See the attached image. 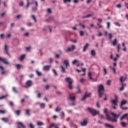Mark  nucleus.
Wrapping results in <instances>:
<instances>
[{"label": "nucleus", "instance_id": "1", "mask_svg": "<svg viewBox=\"0 0 128 128\" xmlns=\"http://www.w3.org/2000/svg\"><path fill=\"white\" fill-rule=\"evenodd\" d=\"M88 110L93 116H96L97 114H98L99 116H100V117L102 119L104 118V115L100 114V112L96 110H95V109H93L91 108L88 107Z\"/></svg>", "mask_w": 128, "mask_h": 128}, {"label": "nucleus", "instance_id": "2", "mask_svg": "<svg viewBox=\"0 0 128 128\" xmlns=\"http://www.w3.org/2000/svg\"><path fill=\"white\" fill-rule=\"evenodd\" d=\"M111 114L113 116V117L114 118H113L112 119L110 116L109 117H108L106 120H110V121H111L112 122H118V120L117 119H116L115 118H118L120 116V114H119L118 115H117L116 114H114L113 112H110Z\"/></svg>", "mask_w": 128, "mask_h": 128}, {"label": "nucleus", "instance_id": "3", "mask_svg": "<svg viewBox=\"0 0 128 128\" xmlns=\"http://www.w3.org/2000/svg\"><path fill=\"white\" fill-rule=\"evenodd\" d=\"M98 96L100 98H102L104 96V87L102 84H100L98 86Z\"/></svg>", "mask_w": 128, "mask_h": 128}, {"label": "nucleus", "instance_id": "4", "mask_svg": "<svg viewBox=\"0 0 128 128\" xmlns=\"http://www.w3.org/2000/svg\"><path fill=\"white\" fill-rule=\"evenodd\" d=\"M126 77H123V76H120V80L122 84V87L120 88V91L123 90L124 88V86H126V84L124 83V82L126 80Z\"/></svg>", "mask_w": 128, "mask_h": 128}, {"label": "nucleus", "instance_id": "5", "mask_svg": "<svg viewBox=\"0 0 128 128\" xmlns=\"http://www.w3.org/2000/svg\"><path fill=\"white\" fill-rule=\"evenodd\" d=\"M65 81L68 84V88L70 89L72 88V80L70 78H67L65 79Z\"/></svg>", "mask_w": 128, "mask_h": 128}, {"label": "nucleus", "instance_id": "6", "mask_svg": "<svg viewBox=\"0 0 128 128\" xmlns=\"http://www.w3.org/2000/svg\"><path fill=\"white\" fill-rule=\"evenodd\" d=\"M126 103H127V102L126 100H122L121 102L120 108L122 110H128V108H127V107L124 108V106L126 104Z\"/></svg>", "mask_w": 128, "mask_h": 128}, {"label": "nucleus", "instance_id": "7", "mask_svg": "<svg viewBox=\"0 0 128 128\" xmlns=\"http://www.w3.org/2000/svg\"><path fill=\"white\" fill-rule=\"evenodd\" d=\"M115 100H111L110 102L112 103V104L115 106H118V96H115Z\"/></svg>", "mask_w": 128, "mask_h": 128}, {"label": "nucleus", "instance_id": "8", "mask_svg": "<svg viewBox=\"0 0 128 128\" xmlns=\"http://www.w3.org/2000/svg\"><path fill=\"white\" fill-rule=\"evenodd\" d=\"M69 99L70 101H74L76 100L75 94L74 93H70L69 94Z\"/></svg>", "mask_w": 128, "mask_h": 128}, {"label": "nucleus", "instance_id": "9", "mask_svg": "<svg viewBox=\"0 0 128 128\" xmlns=\"http://www.w3.org/2000/svg\"><path fill=\"white\" fill-rule=\"evenodd\" d=\"M91 96V93H88V92H86L84 96L81 99V101H84L86 100V98H89Z\"/></svg>", "mask_w": 128, "mask_h": 128}, {"label": "nucleus", "instance_id": "10", "mask_svg": "<svg viewBox=\"0 0 128 128\" xmlns=\"http://www.w3.org/2000/svg\"><path fill=\"white\" fill-rule=\"evenodd\" d=\"M8 50H9V46L7 44H6L4 47V53L6 54H7L8 56H10V54L8 53Z\"/></svg>", "mask_w": 128, "mask_h": 128}, {"label": "nucleus", "instance_id": "11", "mask_svg": "<svg viewBox=\"0 0 128 128\" xmlns=\"http://www.w3.org/2000/svg\"><path fill=\"white\" fill-rule=\"evenodd\" d=\"M75 46L74 45H72L71 47L68 48L66 52H72L75 49Z\"/></svg>", "mask_w": 128, "mask_h": 128}, {"label": "nucleus", "instance_id": "12", "mask_svg": "<svg viewBox=\"0 0 128 128\" xmlns=\"http://www.w3.org/2000/svg\"><path fill=\"white\" fill-rule=\"evenodd\" d=\"M51 68V66L50 65L44 66L43 67V70L46 71H49Z\"/></svg>", "mask_w": 128, "mask_h": 128}, {"label": "nucleus", "instance_id": "13", "mask_svg": "<svg viewBox=\"0 0 128 128\" xmlns=\"http://www.w3.org/2000/svg\"><path fill=\"white\" fill-rule=\"evenodd\" d=\"M32 84L33 82L30 80H28L26 82V86L27 88L31 86L32 85Z\"/></svg>", "mask_w": 128, "mask_h": 128}, {"label": "nucleus", "instance_id": "14", "mask_svg": "<svg viewBox=\"0 0 128 128\" xmlns=\"http://www.w3.org/2000/svg\"><path fill=\"white\" fill-rule=\"evenodd\" d=\"M0 61L2 62L5 64H8L9 62H8L6 58H2L1 57H0Z\"/></svg>", "mask_w": 128, "mask_h": 128}, {"label": "nucleus", "instance_id": "15", "mask_svg": "<svg viewBox=\"0 0 128 128\" xmlns=\"http://www.w3.org/2000/svg\"><path fill=\"white\" fill-rule=\"evenodd\" d=\"M64 64L66 66V68H67L69 66V62L68 60H64Z\"/></svg>", "mask_w": 128, "mask_h": 128}, {"label": "nucleus", "instance_id": "16", "mask_svg": "<svg viewBox=\"0 0 128 128\" xmlns=\"http://www.w3.org/2000/svg\"><path fill=\"white\" fill-rule=\"evenodd\" d=\"M18 128H26V126L22 122H18Z\"/></svg>", "mask_w": 128, "mask_h": 128}, {"label": "nucleus", "instance_id": "17", "mask_svg": "<svg viewBox=\"0 0 128 128\" xmlns=\"http://www.w3.org/2000/svg\"><path fill=\"white\" fill-rule=\"evenodd\" d=\"M94 16V14H89L86 16H82V18H90V17H92Z\"/></svg>", "mask_w": 128, "mask_h": 128}, {"label": "nucleus", "instance_id": "18", "mask_svg": "<svg viewBox=\"0 0 128 128\" xmlns=\"http://www.w3.org/2000/svg\"><path fill=\"white\" fill-rule=\"evenodd\" d=\"M88 124V122L86 121V120H83L82 122H81L80 123V124H81L82 126H86Z\"/></svg>", "mask_w": 128, "mask_h": 128}, {"label": "nucleus", "instance_id": "19", "mask_svg": "<svg viewBox=\"0 0 128 128\" xmlns=\"http://www.w3.org/2000/svg\"><path fill=\"white\" fill-rule=\"evenodd\" d=\"M52 127H54V128H58V125L56 124H52L49 126V128H52Z\"/></svg>", "mask_w": 128, "mask_h": 128}, {"label": "nucleus", "instance_id": "20", "mask_svg": "<svg viewBox=\"0 0 128 128\" xmlns=\"http://www.w3.org/2000/svg\"><path fill=\"white\" fill-rule=\"evenodd\" d=\"M104 112L106 114V119L109 117L110 115L108 114V111L107 108H105L104 110Z\"/></svg>", "mask_w": 128, "mask_h": 128}, {"label": "nucleus", "instance_id": "21", "mask_svg": "<svg viewBox=\"0 0 128 128\" xmlns=\"http://www.w3.org/2000/svg\"><path fill=\"white\" fill-rule=\"evenodd\" d=\"M89 46V44L88 43H86L85 46H84V48L83 49V52H86V49Z\"/></svg>", "mask_w": 128, "mask_h": 128}, {"label": "nucleus", "instance_id": "22", "mask_svg": "<svg viewBox=\"0 0 128 128\" xmlns=\"http://www.w3.org/2000/svg\"><path fill=\"white\" fill-rule=\"evenodd\" d=\"M2 120L5 122H9V119L8 118H2Z\"/></svg>", "mask_w": 128, "mask_h": 128}, {"label": "nucleus", "instance_id": "23", "mask_svg": "<svg viewBox=\"0 0 128 128\" xmlns=\"http://www.w3.org/2000/svg\"><path fill=\"white\" fill-rule=\"evenodd\" d=\"M128 116V114H124L122 117L120 118V120H123L124 118H126Z\"/></svg>", "mask_w": 128, "mask_h": 128}, {"label": "nucleus", "instance_id": "24", "mask_svg": "<svg viewBox=\"0 0 128 128\" xmlns=\"http://www.w3.org/2000/svg\"><path fill=\"white\" fill-rule=\"evenodd\" d=\"M40 108H42L44 109V108H46V104H44V103H42V104H40Z\"/></svg>", "mask_w": 128, "mask_h": 128}, {"label": "nucleus", "instance_id": "25", "mask_svg": "<svg viewBox=\"0 0 128 128\" xmlns=\"http://www.w3.org/2000/svg\"><path fill=\"white\" fill-rule=\"evenodd\" d=\"M96 54V52L94 51V50H92L91 51V56H94Z\"/></svg>", "mask_w": 128, "mask_h": 128}, {"label": "nucleus", "instance_id": "26", "mask_svg": "<svg viewBox=\"0 0 128 128\" xmlns=\"http://www.w3.org/2000/svg\"><path fill=\"white\" fill-rule=\"evenodd\" d=\"M117 43H118L117 40H116V39H115V40L113 41V42H112V45H113L114 46H115L116 45Z\"/></svg>", "mask_w": 128, "mask_h": 128}, {"label": "nucleus", "instance_id": "27", "mask_svg": "<svg viewBox=\"0 0 128 128\" xmlns=\"http://www.w3.org/2000/svg\"><path fill=\"white\" fill-rule=\"evenodd\" d=\"M104 126H105L106 127L108 128H114V127L113 126H110V124H104Z\"/></svg>", "mask_w": 128, "mask_h": 128}, {"label": "nucleus", "instance_id": "28", "mask_svg": "<svg viewBox=\"0 0 128 128\" xmlns=\"http://www.w3.org/2000/svg\"><path fill=\"white\" fill-rule=\"evenodd\" d=\"M24 58H25V54H23L20 56V61H22L24 59Z\"/></svg>", "mask_w": 128, "mask_h": 128}, {"label": "nucleus", "instance_id": "29", "mask_svg": "<svg viewBox=\"0 0 128 128\" xmlns=\"http://www.w3.org/2000/svg\"><path fill=\"white\" fill-rule=\"evenodd\" d=\"M88 77L90 80H93V78H92V73H90V72H88Z\"/></svg>", "mask_w": 128, "mask_h": 128}, {"label": "nucleus", "instance_id": "30", "mask_svg": "<svg viewBox=\"0 0 128 128\" xmlns=\"http://www.w3.org/2000/svg\"><path fill=\"white\" fill-rule=\"evenodd\" d=\"M61 68H62V70H61L62 72L63 73H64L66 72V70L62 66H61Z\"/></svg>", "mask_w": 128, "mask_h": 128}, {"label": "nucleus", "instance_id": "31", "mask_svg": "<svg viewBox=\"0 0 128 128\" xmlns=\"http://www.w3.org/2000/svg\"><path fill=\"white\" fill-rule=\"evenodd\" d=\"M37 125H38V126H42L44 125V123L42 122H37Z\"/></svg>", "mask_w": 128, "mask_h": 128}, {"label": "nucleus", "instance_id": "32", "mask_svg": "<svg viewBox=\"0 0 128 128\" xmlns=\"http://www.w3.org/2000/svg\"><path fill=\"white\" fill-rule=\"evenodd\" d=\"M26 114H27V115H28V116H30V110H26Z\"/></svg>", "mask_w": 128, "mask_h": 128}, {"label": "nucleus", "instance_id": "33", "mask_svg": "<svg viewBox=\"0 0 128 128\" xmlns=\"http://www.w3.org/2000/svg\"><path fill=\"white\" fill-rule=\"evenodd\" d=\"M36 73H37V75H38V76H42L41 72L38 71V70H36Z\"/></svg>", "mask_w": 128, "mask_h": 128}, {"label": "nucleus", "instance_id": "34", "mask_svg": "<svg viewBox=\"0 0 128 128\" xmlns=\"http://www.w3.org/2000/svg\"><path fill=\"white\" fill-rule=\"evenodd\" d=\"M108 36L110 39H112V34H108Z\"/></svg>", "mask_w": 128, "mask_h": 128}, {"label": "nucleus", "instance_id": "35", "mask_svg": "<svg viewBox=\"0 0 128 128\" xmlns=\"http://www.w3.org/2000/svg\"><path fill=\"white\" fill-rule=\"evenodd\" d=\"M104 75H106V74H108V72H107V70H106V68H104Z\"/></svg>", "mask_w": 128, "mask_h": 128}, {"label": "nucleus", "instance_id": "36", "mask_svg": "<svg viewBox=\"0 0 128 128\" xmlns=\"http://www.w3.org/2000/svg\"><path fill=\"white\" fill-rule=\"evenodd\" d=\"M52 71H53L54 73V74L55 76H58V74L57 73V72L55 69H53Z\"/></svg>", "mask_w": 128, "mask_h": 128}, {"label": "nucleus", "instance_id": "37", "mask_svg": "<svg viewBox=\"0 0 128 128\" xmlns=\"http://www.w3.org/2000/svg\"><path fill=\"white\" fill-rule=\"evenodd\" d=\"M114 24L119 27H120L121 26L120 24L118 22H114Z\"/></svg>", "mask_w": 128, "mask_h": 128}, {"label": "nucleus", "instance_id": "38", "mask_svg": "<svg viewBox=\"0 0 128 128\" xmlns=\"http://www.w3.org/2000/svg\"><path fill=\"white\" fill-rule=\"evenodd\" d=\"M15 113L17 114V116H19L20 114V110H18L15 111Z\"/></svg>", "mask_w": 128, "mask_h": 128}, {"label": "nucleus", "instance_id": "39", "mask_svg": "<svg viewBox=\"0 0 128 128\" xmlns=\"http://www.w3.org/2000/svg\"><path fill=\"white\" fill-rule=\"evenodd\" d=\"M116 8H121L122 4H118V5H116Z\"/></svg>", "mask_w": 128, "mask_h": 128}, {"label": "nucleus", "instance_id": "40", "mask_svg": "<svg viewBox=\"0 0 128 128\" xmlns=\"http://www.w3.org/2000/svg\"><path fill=\"white\" fill-rule=\"evenodd\" d=\"M121 124L123 127H126V122H122L121 123Z\"/></svg>", "mask_w": 128, "mask_h": 128}, {"label": "nucleus", "instance_id": "41", "mask_svg": "<svg viewBox=\"0 0 128 128\" xmlns=\"http://www.w3.org/2000/svg\"><path fill=\"white\" fill-rule=\"evenodd\" d=\"M61 109L58 108V107L56 108V112H58L60 111Z\"/></svg>", "mask_w": 128, "mask_h": 128}, {"label": "nucleus", "instance_id": "42", "mask_svg": "<svg viewBox=\"0 0 128 128\" xmlns=\"http://www.w3.org/2000/svg\"><path fill=\"white\" fill-rule=\"evenodd\" d=\"M78 62V60H74L73 62H72V64L73 65H74L76 63H77Z\"/></svg>", "mask_w": 128, "mask_h": 128}, {"label": "nucleus", "instance_id": "43", "mask_svg": "<svg viewBox=\"0 0 128 128\" xmlns=\"http://www.w3.org/2000/svg\"><path fill=\"white\" fill-rule=\"evenodd\" d=\"M32 18L34 20L35 22H36V17L34 16V15L32 16Z\"/></svg>", "mask_w": 128, "mask_h": 128}, {"label": "nucleus", "instance_id": "44", "mask_svg": "<svg viewBox=\"0 0 128 128\" xmlns=\"http://www.w3.org/2000/svg\"><path fill=\"white\" fill-rule=\"evenodd\" d=\"M6 113V111L4 110H0V114H4Z\"/></svg>", "mask_w": 128, "mask_h": 128}, {"label": "nucleus", "instance_id": "45", "mask_svg": "<svg viewBox=\"0 0 128 128\" xmlns=\"http://www.w3.org/2000/svg\"><path fill=\"white\" fill-rule=\"evenodd\" d=\"M117 48H118V51L120 52V44H117Z\"/></svg>", "mask_w": 128, "mask_h": 128}, {"label": "nucleus", "instance_id": "46", "mask_svg": "<svg viewBox=\"0 0 128 128\" xmlns=\"http://www.w3.org/2000/svg\"><path fill=\"white\" fill-rule=\"evenodd\" d=\"M16 68H18V70H19L21 68V66L20 64H16Z\"/></svg>", "mask_w": 128, "mask_h": 128}, {"label": "nucleus", "instance_id": "47", "mask_svg": "<svg viewBox=\"0 0 128 128\" xmlns=\"http://www.w3.org/2000/svg\"><path fill=\"white\" fill-rule=\"evenodd\" d=\"M7 96H2L0 97V100H2V98H6Z\"/></svg>", "mask_w": 128, "mask_h": 128}, {"label": "nucleus", "instance_id": "48", "mask_svg": "<svg viewBox=\"0 0 128 128\" xmlns=\"http://www.w3.org/2000/svg\"><path fill=\"white\" fill-rule=\"evenodd\" d=\"M48 12L50 14H52V10L50 8L48 9Z\"/></svg>", "mask_w": 128, "mask_h": 128}, {"label": "nucleus", "instance_id": "49", "mask_svg": "<svg viewBox=\"0 0 128 128\" xmlns=\"http://www.w3.org/2000/svg\"><path fill=\"white\" fill-rule=\"evenodd\" d=\"M96 106H97V108H100V102H97V103H96Z\"/></svg>", "mask_w": 128, "mask_h": 128}, {"label": "nucleus", "instance_id": "50", "mask_svg": "<svg viewBox=\"0 0 128 128\" xmlns=\"http://www.w3.org/2000/svg\"><path fill=\"white\" fill-rule=\"evenodd\" d=\"M78 93H81L82 92V90H80V88L79 86L78 87Z\"/></svg>", "mask_w": 128, "mask_h": 128}, {"label": "nucleus", "instance_id": "51", "mask_svg": "<svg viewBox=\"0 0 128 128\" xmlns=\"http://www.w3.org/2000/svg\"><path fill=\"white\" fill-rule=\"evenodd\" d=\"M110 84H111V80H108V81L107 82V84H108V86H110Z\"/></svg>", "mask_w": 128, "mask_h": 128}, {"label": "nucleus", "instance_id": "52", "mask_svg": "<svg viewBox=\"0 0 128 128\" xmlns=\"http://www.w3.org/2000/svg\"><path fill=\"white\" fill-rule=\"evenodd\" d=\"M98 22L102 23V20L100 18H98Z\"/></svg>", "mask_w": 128, "mask_h": 128}, {"label": "nucleus", "instance_id": "53", "mask_svg": "<svg viewBox=\"0 0 128 128\" xmlns=\"http://www.w3.org/2000/svg\"><path fill=\"white\" fill-rule=\"evenodd\" d=\"M84 34V31H80V36H83Z\"/></svg>", "mask_w": 128, "mask_h": 128}, {"label": "nucleus", "instance_id": "54", "mask_svg": "<svg viewBox=\"0 0 128 128\" xmlns=\"http://www.w3.org/2000/svg\"><path fill=\"white\" fill-rule=\"evenodd\" d=\"M85 81V80L84 78H81V80H80V82H84Z\"/></svg>", "mask_w": 128, "mask_h": 128}, {"label": "nucleus", "instance_id": "55", "mask_svg": "<svg viewBox=\"0 0 128 128\" xmlns=\"http://www.w3.org/2000/svg\"><path fill=\"white\" fill-rule=\"evenodd\" d=\"M64 3H66L67 2H71V0H64Z\"/></svg>", "mask_w": 128, "mask_h": 128}, {"label": "nucleus", "instance_id": "56", "mask_svg": "<svg viewBox=\"0 0 128 128\" xmlns=\"http://www.w3.org/2000/svg\"><path fill=\"white\" fill-rule=\"evenodd\" d=\"M0 36L1 39L4 38V34H1Z\"/></svg>", "mask_w": 128, "mask_h": 128}, {"label": "nucleus", "instance_id": "57", "mask_svg": "<svg viewBox=\"0 0 128 128\" xmlns=\"http://www.w3.org/2000/svg\"><path fill=\"white\" fill-rule=\"evenodd\" d=\"M20 6H24V2H20Z\"/></svg>", "mask_w": 128, "mask_h": 128}, {"label": "nucleus", "instance_id": "58", "mask_svg": "<svg viewBox=\"0 0 128 128\" xmlns=\"http://www.w3.org/2000/svg\"><path fill=\"white\" fill-rule=\"evenodd\" d=\"M28 25L29 26H32V22L28 23Z\"/></svg>", "mask_w": 128, "mask_h": 128}, {"label": "nucleus", "instance_id": "59", "mask_svg": "<svg viewBox=\"0 0 128 128\" xmlns=\"http://www.w3.org/2000/svg\"><path fill=\"white\" fill-rule=\"evenodd\" d=\"M107 26H108V28H109L110 26V22H107Z\"/></svg>", "mask_w": 128, "mask_h": 128}, {"label": "nucleus", "instance_id": "60", "mask_svg": "<svg viewBox=\"0 0 128 128\" xmlns=\"http://www.w3.org/2000/svg\"><path fill=\"white\" fill-rule=\"evenodd\" d=\"M34 76V74H30V78H32Z\"/></svg>", "mask_w": 128, "mask_h": 128}, {"label": "nucleus", "instance_id": "61", "mask_svg": "<svg viewBox=\"0 0 128 128\" xmlns=\"http://www.w3.org/2000/svg\"><path fill=\"white\" fill-rule=\"evenodd\" d=\"M112 70L114 72V73L116 74V70L114 68H112Z\"/></svg>", "mask_w": 128, "mask_h": 128}, {"label": "nucleus", "instance_id": "62", "mask_svg": "<svg viewBox=\"0 0 128 128\" xmlns=\"http://www.w3.org/2000/svg\"><path fill=\"white\" fill-rule=\"evenodd\" d=\"M13 90L16 92H18L16 91V88L14 87L13 88Z\"/></svg>", "mask_w": 128, "mask_h": 128}, {"label": "nucleus", "instance_id": "63", "mask_svg": "<svg viewBox=\"0 0 128 128\" xmlns=\"http://www.w3.org/2000/svg\"><path fill=\"white\" fill-rule=\"evenodd\" d=\"M30 128H34V126L32 124H30Z\"/></svg>", "mask_w": 128, "mask_h": 128}, {"label": "nucleus", "instance_id": "64", "mask_svg": "<svg viewBox=\"0 0 128 128\" xmlns=\"http://www.w3.org/2000/svg\"><path fill=\"white\" fill-rule=\"evenodd\" d=\"M125 6H126V8H128V3L125 4Z\"/></svg>", "mask_w": 128, "mask_h": 128}]
</instances>
